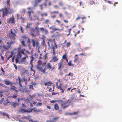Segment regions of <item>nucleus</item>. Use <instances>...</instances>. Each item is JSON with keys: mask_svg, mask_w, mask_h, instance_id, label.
Listing matches in <instances>:
<instances>
[{"mask_svg": "<svg viewBox=\"0 0 122 122\" xmlns=\"http://www.w3.org/2000/svg\"><path fill=\"white\" fill-rule=\"evenodd\" d=\"M79 55L81 56H86V54L85 53H81L79 54Z\"/></svg>", "mask_w": 122, "mask_h": 122, "instance_id": "nucleus-55", "label": "nucleus"}, {"mask_svg": "<svg viewBox=\"0 0 122 122\" xmlns=\"http://www.w3.org/2000/svg\"><path fill=\"white\" fill-rule=\"evenodd\" d=\"M54 45H52L51 47V49H55V48H57L58 46L56 45L55 42L54 43Z\"/></svg>", "mask_w": 122, "mask_h": 122, "instance_id": "nucleus-21", "label": "nucleus"}, {"mask_svg": "<svg viewBox=\"0 0 122 122\" xmlns=\"http://www.w3.org/2000/svg\"><path fill=\"white\" fill-rule=\"evenodd\" d=\"M52 86L53 87V90L54 89V86L53 85V83L51 81L48 82V85L47 86Z\"/></svg>", "mask_w": 122, "mask_h": 122, "instance_id": "nucleus-16", "label": "nucleus"}, {"mask_svg": "<svg viewBox=\"0 0 122 122\" xmlns=\"http://www.w3.org/2000/svg\"><path fill=\"white\" fill-rule=\"evenodd\" d=\"M72 101L71 100L68 99V100L63 102V101L61 103V106L63 109H65L68 107L70 105V103Z\"/></svg>", "mask_w": 122, "mask_h": 122, "instance_id": "nucleus-5", "label": "nucleus"}, {"mask_svg": "<svg viewBox=\"0 0 122 122\" xmlns=\"http://www.w3.org/2000/svg\"><path fill=\"white\" fill-rule=\"evenodd\" d=\"M19 51L20 52L21 54H22L24 55V51H23V50H22Z\"/></svg>", "mask_w": 122, "mask_h": 122, "instance_id": "nucleus-56", "label": "nucleus"}, {"mask_svg": "<svg viewBox=\"0 0 122 122\" xmlns=\"http://www.w3.org/2000/svg\"><path fill=\"white\" fill-rule=\"evenodd\" d=\"M62 62L60 61L59 63H58V69L59 70H60L61 68L63 67V66L62 65Z\"/></svg>", "mask_w": 122, "mask_h": 122, "instance_id": "nucleus-19", "label": "nucleus"}, {"mask_svg": "<svg viewBox=\"0 0 122 122\" xmlns=\"http://www.w3.org/2000/svg\"><path fill=\"white\" fill-rule=\"evenodd\" d=\"M31 41L32 43V45L33 47H35L36 45L37 47L39 46V42L38 41H35L34 39H32Z\"/></svg>", "mask_w": 122, "mask_h": 122, "instance_id": "nucleus-9", "label": "nucleus"}, {"mask_svg": "<svg viewBox=\"0 0 122 122\" xmlns=\"http://www.w3.org/2000/svg\"><path fill=\"white\" fill-rule=\"evenodd\" d=\"M14 67H15V69L16 70H17V67L16 65L14 63L13 64Z\"/></svg>", "mask_w": 122, "mask_h": 122, "instance_id": "nucleus-58", "label": "nucleus"}, {"mask_svg": "<svg viewBox=\"0 0 122 122\" xmlns=\"http://www.w3.org/2000/svg\"><path fill=\"white\" fill-rule=\"evenodd\" d=\"M73 76V74L72 73H71V72L69 73L68 74L66 75V76Z\"/></svg>", "mask_w": 122, "mask_h": 122, "instance_id": "nucleus-53", "label": "nucleus"}, {"mask_svg": "<svg viewBox=\"0 0 122 122\" xmlns=\"http://www.w3.org/2000/svg\"><path fill=\"white\" fill-rule=\"evenodd\" d=\"M28 58V57L27 56L24 57L21 59V62L24 64L26 63V59Z\"/></svg>", "mask_w": 122, "mask_h": 122, "instance_id": "nucleus-12", "label": "nucleus"}, {"mask_svg": "<svg viewBox=\"0 0 122 122\" xmlns=\"http://www.w3.org/2000/svg\"><path fill=\"white\" fill-rule=\"evenodd\" d=\"M40 30L42 32H44L45 34H48V32L46 29H45L43 27H41L40 28Z\"/></svg>", "mask_w": 122, "mask_h": 122, "instance_id": "nucleus-11", "label": "nucleus"}, {"mask_svg": "<svg viewBox=\"0 0 122 122\" xmlns=\"http://www.w3.org/2000/svg\"><path fill=\"white\" fill-rule=\"evenodd\" d=\"M59 12L58 11H54L53 12H52L51 13V15H53L54 14H58Z\"/></svg>", "mask_w": 122, "mask_h": 122, "instance_id": "nucleus-32", "label": "nucleus"}, {"mask_svg": "<svg viewBox=\"0 0 122 122\" xmlns=\"http://www.w3.org/2000/svg\"><path fill=\"white\" fill-rule=\"evenodd\" d=\"M4 98H2L0 100V102L1 103H2L4 100Z\"/></svg>", "mask_w": 122, "mask_h": 122, "instance_id": "nucleus-64", "label": "nucleus"}, {"mask_svg": "<svg viewBox=\"0 0 122 122\" xmlns=\"http://www.w3.org/2000/svg\"><path fill=\"white\" fill-rule=\"evenodd\" d=\"M67 55L66 53H65V54H64L62 56V59L64 60L67 58Z\"/></svg>", "mask_w": 122, "mask_h": 122, "instance_id": "nucleus-29", "label": "nucleus"}, {"mask_svg": "<svg viewBox=\"0 0 122 122\" xmlns=\"http://www.w3.org/2000/svg\"><path fill=\"white\" fill-rule=\"evenodd\" d=\"M10 0H6V2L8 5H10Z\"/></svg>", "mask_w": 122, "mask_h": 122, "instance_id": "nucleus-51", "label": "nucleus"}, {"mask_svg": "<svg viewBox=\"0 0 122 122\" xmlns=\"http://www.w3.org/2000/svg\"><path fill=\"white\" fill-rule=\"evenodd\" d=\"M22 118L23 119H28V117H27L26 116L23 117H22Z\"/></svg>", "mask_w": 122, "mask_h": 122, "instance_id": "nucleus-62", "label": "nucleus"}, {"mask_svg": "<svg viewBox=\"0 0 122 122\" xmlns=\"http://www.w3.org/2000/svg\"><path fill=\"white\" fill-rule=\"evenodd\" d=\"M39 29L37 26L35 28L31 29L30 33V35L32 37H35L37 36H39L40 35V33Z\"/></svg>", "mask_w": 122, "mask_h": 122, "instance_id": "nucleus-3", "label": "nucleus"}, {"mask_svg": "<svg viewBox=\"0 0 122 122\" xmlns=\"http://www.w3.org/2000/svg\"><path fill=\"white\" fill-rule=\"evenodd\" d=\"M50 22V21L49 19H46L44 21V23L45 24H47Z\"/></svg>", "mask_w": 122, "mask_h": 122, "instance_id": "nucleus-30", "label": "nucleus"}, {"mask_svg": "<svg viewBox=\"0 0 122 122\" xmlns=\"http://www.w3.org/2000/svg\"><path fill=\"white\" fill-rule=\"evenodd\" d=\"M4 83L5 84L7 85H12V83L10 81H9L7 80H5L4 81Z\"/></svg>", "mask_w": 122, "mask_h": 122, "instance_id": "nucleus-17", "label": "nucleus"}, {"mask_svg": "<svg viewBox=\"0 0 122 122\" xmlns=\"http://www.w3.org/2000/svg\"><path fill=\"white\" fill-rule=\"evenodd\" d=\"M8 13V10L6 6L0 10V17L2 15V17L4 18L5 16H7Z\"/></svg>", "mask_w": 122, "mask_h": 122, "instance_id": "nucleus-4", "label": "nucleus"}, {"mask_svg": "<svg viewBox=\"0 0 122 122\" xmlns=\"http://www.w3.org/2000/svg\"><path fill=\"white\" fill-rule=\"evenodd\" d=\"M32 25V24L30 23H28L26 26V27L27 28H29L30 27V26Z\"/></svg>", "mask_w": 122, "mask_h": 122, "instance_id": "nucleus-42", "label": "nucleus"}, {"mask_svg": "<svg viewBox=\"0 0 122 122\" xmlns=\"http://www.w3.org/2000/svg\"><path fill=\"white\" fill-rule=\"evenodd\" d=\"M15 43V41L11 40L10 42H7L6 43V46L3 45L2 46L0 45V49L1 51V52L3 53L4 51L6 50H8L11 47V45L14 44Z\"/></svg>", "mask_w": 122, "mask_h": 122, "instance_id": "nucleus-2", "label": "nucleus"}, {"mask_svg": "<svg viewBox=\"0 0 122 122\" xmlns=\"http://www.w3.org/2000/svg\"><path fill=\"white\" fill-rule=\"evenodd\" d=\"M47 88L49 89L48 91L50 92H51L54 91V89L53 90V87L52 86H47Z\"/></svg>", "mask_w": 122, "mask_h": 122, "instance_id": "nucleus-22", "label": "nucleus"}, {"mask_svg": "<svg viewBox=\"0 0 122 122\" xmlns=\"http://www.w3.org/2000/svg\"><path fill=\"white\" fill-rule=\"evenodd\" d=\"M37 108H35V107H34L33 109H31V110H33L34 111L36 112V111H37Z\"/></svg>", "mask_w": 122, "mask_h": 122, "instance_id": "nucleus-50", "label": "nucleus"}, {"mask_svg": "<svg viewBox=\"0 0 122 122\" xmlns=\"http://www.w3.org/2000/svg\"><path fill=\"white\" fill-rule=\"evenodd\" d=\"M17 95L16 94L14 95L13 96H12L10 97V98H13L14 99L16 98L17 97Z\"/></svg>", "mask_w": 122, "mask_h": 122, "instance_id": "nucleus-40", "label": "nucleus"}, {"mask_svg": "<svg viewBox=\"0 0 122 122\" xmlns=\"http://www.w3.org/2000/svg\"><path fill=\"white\" fill-rule=\"evenodd\" d=\"M32 12V10L31 11H29L27 12V14L29 16H30L31 15V12Z\"/></svg>", "mask_w": 122, "mask_h": 122, "instance_id": "nucleus-37", "label": "nucleus"}, {"mask_svg": "<svg viewBox=\"0 0 122 122\" xmlns=\"http://www.w3.org/2000/svg\"><path fill=\"white\" fill-rule=\"evenodd\" d=\"M36 96V95L34 94L32 96H30V98L31 99H33L34 97H35V96Z\"/></svg>", "mask_w": 122, "mask_h": 122, "instance_id": "nucleus-43", "label": "nucleus"}, {"mask_svg": "<svg viewBox=\"0 0 122 122\" xmlns=\"http://www.w3.org/2000/svg\"><path fill=\"white\" fill-rule=\"evenodd\" d=\"M59 118V117H56L54 118H53L52 119L50 120L49 122H54L58 120Z\"/></svg>", "mask_w": 122, "mask_h": 122, "instance_id": "nucleus-15", "label": "nucleus"}, {"mask_svg": "<svg viewBox=\"0 0 122 122\" xmlns=\"http://www.w3.org/2000/svg\"><path fill=\"white\" fill-rule=\"evenodd\" d=\"M0 114H2L3 116H6L7 113H5L4 112L0 111Z\"/></svg>", "mask_w": 122, "mask_h": 122, "instance_id": "nucleus-44", "label": "nucleus"}, {"mask_svg": "<svg viewBox=\"0 0 122 122\" xmlns=\"http://www.w3.org/2000/svg\"><path fill=\"white\" fill-rule=\"evenodd\" d=\"M56 17V15H54L52 16H51V18H55Z\"/></svg>", "mask_w": 122, "mask_h": 122, "instance_id": "nucleus-63", "label": "nucleus"}, {"mask_svg": "<svg viewBox=\"0 0 122 122\" xmlns=\"http://www.w3.org/2000/svg\"><path fill=\"white\" fill-rule=\"evenodd\" d=\"M28 86L29 87V88L30 89H31L32 90H34V88L33 87V86L32 85H29Z\"/></svg>", "mask_w": 122, "mask_h": 122, "instance_id": "nucleus-41", "label": "nucleus"}, {"mask_svg": "<svg viewBox=\"0 0 122 122\" xmlns=\"http://www.w3.org/2000/svg\"><path fill=\"white\" fill-rule=\"evenodd\" d=\"M56 87L58 89H59L61 93H63L64 92V90L66 88V87L65 86H62V84L60 83L58 86L57 84V83H56Z\"/></svg>", "mask_w": 122, "mask_h": 122, "instance_id": "nucleus-6", "label": "nucleus"}, {"mask_svg": "<svg viewBox=\"0 0 122 122\" xmlns=\"http://www.w3.org/2000/svg\"><path fill=\"white\" fill-rule=\"evenodd\" d=\"M67 30H68V34L67 35V36H68L70 34L71 31V29H68Z\"/></svg>", "mask_w": 122, "mask_h": 122, "instance_id": "nucleus-45", "label": "nucleus"}, {"mask_svg": "<svg viewBox=\"0 0 122 122\" xmlns=\"http://www.w3.org/2000/svg\"><path fill=\"white\" fill-rule=\"evenodd\" d=\"M7 23L10 24V23L14 24L15 23V19L14 16L12 15L11 17L10 18H8L7 20Z\"/></svg>", "mask_w": 122, "mask_h": 122, "instance_id": "nucleus-10", "label": "nucleus"}, {"mask_svg": "<svg viewBox=\"0 0 122 122\" xmlns=\"http://www.w3.org/2000/svg\"><path fill=\"white\" fill-rule=\"evenodd\" d=\"M56 30H58L60 31H61L62 30V29H60L58 28H54L53 30V31H55Z\"/></svg>", "mask_w": 122, "mask_h": 122, "instance_id": "nucleus-39", "label": "nucleus"}, {"mask_svg": "<svg viewBox=\"0 0 122 122\" xmlns=\"http://www.w3.org/2000/svg\"><path fill=\"white\" fill-rule=\"evenodd\" d=\"M30 64L31 65V68L32 67L33 65H32V61L34 60V58L33 57V56H30Z\"/></svg>", "mask_w": 122, "mask_h": 122, "instance_id": "nucleus-23", "label": "nucleus"}, {"mask_svg": "<svg viewBox=\"0 0 122 122\" xmlns=\"http://www.w3.org/2000/svg\"><path fill=\"white\" fill-rule=\"evenodd\" d=\"M59 60L58 57L57 56H55L52 57V60L53 62H55Z\"/></svg>", "mask_w": 122, "mask_h": 122, "instance_id": "nucleus-13", "label": "nucleus"}, {"mask_svg": "<svg viewBox=\"0 0 122 122\" xmlns=\"http://www.w3.org/2000/svg\"><path fill=\"white\" fill-rule=\"evenodd\" d=\"M15 59V56H14L11 58V61L12 62H14Z\"/></svg>", "mask_w": 122, "mask_h": 122, "instance_id": "nucleus-49", "label": "nucleus"}, {"mask_svg": "<svg viewBox=\"0 0 122 122\" xmlns=\"http://www.w3.org/2000/svg\"><path fill=\"white\" fill-rule=\"evenodd\" d=\"M16 57L20 59L22 57V54L19 51L18 52L16 56Z\"/></svg>", "mask_w": 122, "mask_h": 122, "instance_id": "nucleus-20", "label": "nucleus"}, {"mask_svg": "<svg viewBox=\"0 0 122 122\" xmlns=\"http://www.w3.org/2000/svg\"><path fill=\"white\" fill-rule=\"evenodd\" d=\"M10 101L8 100V99H6L5 101L3 102L4 105H7L8 104V103H9Z\"/></svg>", "mask_w": 122, "mask_h": 122, "instance_id": "nucleus-28", "label": "nucleus"}, {"mask_svg": "<svg viewBox=\"0 0 122 122\" xmlns=\"http://www.w3.org/2000/svg\"><path fill=\"white\" fill-rule=\"evenodd\" d=\"M21 38L23 40L25 39H28L29 37L28 36H26L25 35H24L23 36H22L21 37Z\"/></svg>", "mask_w": 122, "mask_h": 122, "instance_id": "nucleus-26", "label": "nucleus"}, {"mask_svg": "<svg viewBox=\"0 0 122 122\" xmlns=\"http://www.w3.org/2000/svg\"><path fill=\"white\" fill-rule=\"evenodd\" d=\"M71 43L70 42H67L66 44V47H69Z\"/></svg>", "mask_w": 122, "mask_h": 122, "instance_id": "nucleus-46", "label": "nucleus"}, {"mask_svg": "<svg viewBox=\"0 0 122 122\" xmlns=\"http://www.w3.org/2000/svg\"><path fill=\"white\" fill-rule=\"evenodd\" d=\"M8 36L9 38L11 39V40L14 41L16 35L15 33L13 32L12 29L10 30V32L9 33Z\"/></svg>", "mask_w": 122, "mask_h": 122, "instance_id": "nucleus-7", "label": "nucleus"}, {"mask_svg": "<svg viewBox=\"0 0 122 122\" xmlns=\"http://www.w3.org/2000/svg\"><path fill=\"white\" fill-rule=\"evenodd\" d=\"M20 30L21 31V32L22 33H23V29L22 27L21 26H20Z\"/></svg>", "mask_w": 122, "mask_h": 122, "instance_id": "nucleus-57", "label": "nucleus"}, {"mask_svg": "<svg viewBox=\"0 0 122 122\" xmlns=\"http://www.w3.org/2000/svg\"><path fill=\"white\" fill-rule=\"evenodd\" d=\"M78 60V58H75L74 60V62H76Z\"/></svg>", "mask_w": 122, "mask_h": 122, "instance_id": "nucleus-60", "label": "nucleus"}, {"mask_svg": "<svg viewBox=\"0 0 122 122\" xmlns=\"http://www.w3.org/2000/svg\"><path fill=\"white\" fill-rule=\"evenodd\" d=\"M10 55H9L8 57L7 58V60H9V58L11 57L14 54L13 51H11L10 52Z\"/></svg>", "mask_w": 122, "mask_h": 122, "instance_id": "nucleus-27", "label": "nucleus"}, {"mask_svg": "<svg viewBox=\"0 0 122 122\" xmlns=\"http://www.w3.org/2000/svg\"><path fill=\"white\" fill-rule=\"evenodd\" d=\"M39 6L41 10H42L43 9V4H42L39 5Z\"/></svg>", "mask_w": 122, "mask_h": 122, "instance_id": "nucleus-33", "label": "nucleus"}, {"mask_svg": "<svg viewBox=\"0 0 122 122\" xmlns=\"http://www.w3.org/2000/svg\"><path fill=\"white\" fill-rule=\"evenodd\" d=\"M12 104L13 106L14 107H15L16 106H17L18 105V103L16 102H12Z\"/></svg>", "mask_w": 122, "mask_h": 122, "instance_id": "nucleus-36", "label": "nucleus"}, {"mask_svg": "<svg viewBox=\"0 0 122 122\" xmlns=\"http://www.w3.org/2000/svg\"><path fill=\"white\" fill-rule=\"evenodd\" d=\"M42 105V103L38 102L36 104V106H41Z\"/></svg>", "mask_w": 122, "mask_h": 122, "instance_id": "nucleus-48", "label": "nucleus"}, {"mask_svg": "<svg viewBox=\"0 0 122 122\" xmlns=\"http://www.w3.org/2000/svg\"><path fill=\"white\" fill-rule=\"evenodd\" d=\"M71 61H70L68 63V65L70 66H72L73 65L71 63Z\"/></svg>", "mask_w": 122, "mask_h": 122, "instance_id": "nucleus-38", "label": "nucleus"}, {"mask_svg": "<svg viewBox=\"0 0 122 122\" xmlns=\"http://www.w3.org/2000/svg\"><path fill=\"white\" fill-rule=\"evenodd\" d=\"M54 108L56 110H58L59 109V107L58 105L56 103L54 105Z\"/></svg>", "mask_w": 122, "mask_h": 122, "instance_id": "nucleus-25", "label": "nucleus"}, {"mask_svg": "<svg viewBox=\"0 0 122 122\" xmlns=\"http://www.w3.org/2000/svg\"><path fill=\"white\" fill-rule=\"evenodd\" d=\"M43 66L41 63H38L36 66L37 69L43 73H46V71L47 69L53 70L54 68V67H52L51 65L49 63H47L46 64V66L43 69Z\"/></svg>", "mask_w": 122, "mask_h": 122, "instance_id": "nucleus-1", "label": "nucleus"}, {"mask_svg": "<svg viewBox=\"0 0 122 122\" xmlns=\"http://www.w3.org/2000/svg\"><path fill=\"white\" fill-rule=\"evenodd\" d=\"M42 4H43V5L45 6V7H46V6L47 5V3L46 2H45L44 3H42Z\"/></svg>", "mask_w": 122, "mask_h": 122, "instance_id": "nucleus-59", "label": "nucleus"}, {"mask_svg": "<svg viewBox=\"0 0 122 122\" xmlns=\"http://www.w3.org/2000/svg\"><path fill=\"white\" fill-rule=\"evenodd\" d=\"M42 0H35V4L34 5V7L37 6L38 4L40 3Z\"/></svg>", "mask_w": 122, "mask_h": 122, "instance_id": "nucleus-14", "label": "nucleus"}, {"mask_svg": "<svg viewBox=\"0 0 122 122\" xmlns=\"http://www.w3.org/2000/svg\"><path fill=\"white\" fill-rule=\"evenodd\" d=\"M27 39V43H30V39L29 38H28Z\"/></svg>", "mask_w": 122, "mask_h": 122, "instance_id": "nucleus-61", "label": "nucleus"}, {"mask_svg": "<svg viewBox=\"0 0 122 122\" xmlns=\"http://www.w3.org/2000/svg\"><path fill=\"white\" fill-rule=\"evenodd\" d=\"M1 86L5 88H8V87L6 86L4 84H1Z\"/></svg>", "mask_w": 122, "mask_h": 122, "instance_id": "nucleus-54", "label": "nucleus"}, {"mask_svg": "<svg viewBox=\"0 0 122 122\" xmlns=\"http://www.w3.org/2000/svg\"><path fill=\"white\" fill-rule=\"evenodd\" d=\"M20 112L22 113H24L25 112H32V110H30L29 111L28 110H25L24 109H22L20 110Z\"/></svg>", "mask_w": 122, "mask_h": 122, "instance_id": "nucleus-18", "label": "nucleus"}, {"mask_svg": "<svg viewBox=\"0 0 122 122\" xmlns=\"http://www.w3.org/2000/svg\"><path fill=\"white\" fill-rule=\"evenodd\" d=\"M41 15L42 16H43L44 15H45V16H47V13H44V14H41Z\"/></svg>", "mask_w": 122, "mask_h": 122, "instance_id": "nucleus-47", "label": "nucleus"}, {"mask_svg": "<svg viewBox=\"0 0 122 122\" xmlns=\"http://www.w3.org/2000/svg\"><path fill=\"white\" fill-rule=\"evenodd\" d=\"M59 16L60 18L62 17H63V15L62 13H60L59 14Z\"/></svg>", "mask_w": 122, "mask_h": 122, "instance_id": "nucleus-52", "label": "nucleus"}, {"mask_svg": "<svg viewBox=\"0 0 122 122\" xmlns=\"http://www.w3.org/2000/svg\"><path fill=\"white\" fill-rule=\"evenodd\" d=\"M20 42L23 46L25 47L26 46L25 44V42L23 40L21 41Z\"/></svg>", "mask_w": 122, "mask_h": 122, "instance_id": "nucleus-31", "label": "nucleus"}, {"mask_svg": "<svg viewBox=\"0 0 122 122\" xmlns=\"http://www.w3.org/2000/svg\"><path fill=\"white\" fill-rule=\"evenodd\" d=\"M63 102V100H59L57 101H55V100H52L51 101H50V102L51 103H55L56 102Z\"/></svg>", "mask_w": 122, "mask_h": 122, "instance_id": "nucleus-24", "label": "nucleus"}, {"mask_svg": "<svg viewBox=\"0 0 122 122\" xmlns=\"http://www.w3.org/2000/svg\"><path fill=\"white\" fill-rule=\"evenodd\" d=\"M18 81V83H19V84H20L21 80H20V78L19 76H18V79H17L16 80V81Z\"/></svg>", "mask_w": 122, "mask_h": 122, "instance_id": "nucleus-34", "label": "nucleus"}, {"mask_svg": "<svg viewBox=\"0 0 122 122\" xmlns=\"http://www.w3.org/2000/svg\"><path fill=\"white\" fill-rule=\"evenodd\" d=\"M20 59L17 58V57H16L15 59V62L17 64L18 63H19V60Z\"/></svg>", "mask_w": 122, "mask_h": 122, "instance_id": "nucleus-35", "label": "nucleus"}, {"mask_svg": "<svg viewBox=\"0 0 122 122\" xmlns=\"http://www.w3.org/2000/svg\"><path fill=\"white\" fill-rule=\"evenodd\" d=\"M56 33L58 34L56 35H53L51 36V38L48 40V41L49 42L51 43L52 42H53L54 43V42H55V40L56 37L59 36H60V35L58 33V32H56Z\"/></svg>", "mask_w": 122, "mask_h": 122, "instance_id": "nucleus-8", "label": "nucleus"}]
</instances>
